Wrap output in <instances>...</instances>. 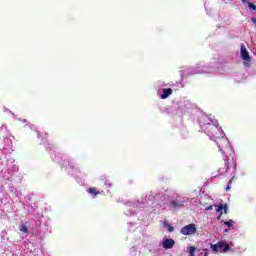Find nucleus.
<instances>
[{"label": "nucleus", "instance_id": "nucleus-10", "mask_svg": "<svg viewBox=\"0 0 256 256\" xmlns=\"http://www.w3.org/2000/svg\"><path fill=\"white\" fill-rule=\"evenodd\" d=\"M88 193H90V195L97 196V195H100L101 192H99V190H97V188L91 187L88 189Z\"/></svg>", "mask_w": 256, "mask_h": 256}, {"label": "nucleus", "instance_id": "nucleus-20", "mask_svg": "<svg viewBox=\"0 0 256 256\" xmlns=\"http://www.w3.org/2000/svg\"><path fill=\"white\" fill-rule=\"evenodd\" d=\"M225 231V233H227V230H224Z\"/></svg>", "mask_w": 256, "mask_h": 256}, {"label": "nucleus", "instance_id": "nucleus-13", "mask_svg": "<svg viewBox=\"0 0 256 256\" xmlns=\"http://www.w3.org/2000/svg\"><path fill=\"white\" fill-rule=\"evenodd\" d=\"M222 223L226 225V227H233V220L222 221Z\"/></svg>", "mask_w": 256, "mask_h": 256}, {"label": "nucleus", "instance_id": "nucleus-5", "mask_svg": "<svg viewBox=\"0 0 256 256\" xmlns=\"http://www.w3.org/2000/svg\"><path fill=\"white\" fill-rule=\"evenodd\" d=\"M240 55L244 61H247V62L251 61V56H249V51H247L245 44L241 45Z\"/></svg>", "mask_w": 256, "mask_h": 256}, {"label": "nucleus", "instance_id": "nucleus-16", "mask_svg": "<svg viewBox=\"0 0 256 256\" xmlns=\"http://www.w3.org/2000/svg\"><path fill=\"white\" fill-rule=\"evenodd\" d=\"M168 231L169 233H173L175 231V228L171 225H168Z\"/></svg>", "mask_w": 256, "mask_h": 256}, {"label": "nucleus", "instance_id": "nucleus-4", "mask_svg": "<svg viewBox=\"0 0 256 256\" xmlns=\"http://www.w3.org/2000/svg\"><path fill=\"white\" fill-rule=\"evenodd\" d=\"M180 233L182 235H195L197 233V226L195 224H188L181 228Z\"/></svg>", "mask_w": 256, "mask_h": 256}, {"label": "nucleus", "instance_id": "nucleus-17", "mask_svg": "<svg viewBox=\"0 0 256 256\" xmlns=\"http://www.w3.org/2000/svg\"><path fill=\"white\" fill-rule=\"evenodd\" d=\"M213 207H215V205H210L206 207V211H212Z\"/></svg>", "mask_w": 256, "mask_h": 256}, {"label": "nucleus", "instance_id": "nucleus-18", "mask_svg": "<svg viewBox=\"0 0 256 256\" xmlns=\"http://www.w3.org/2000/svg\"><path fill=\"white\" fill-rule=\"evenodd\" d=\"M231 190V186H226V191H230Z\"/></svg>", "mask_w": 256, "mask_h": 256}, {"label": "nucleus", "instance_id": "nucleus-11", "mask_svg": "<svg viewBox=\"0 0 256 256\" xmlns=\"http://www.w3.org/2000/svg\"><path fill=\"white\" fill-rule=\"evenodd\" d=\"M19 229L21 233H26V234L29 233V227H27V223L21 225Z\"/></svg>", "mask_w": 256, "mask_h": 256}, {"label": "nucleus", "instance_id": "nucleus-3", "mask_svg": "<svg viewBox=\"0 0 256 256\" xmlns=\"http://www.w3.org/2000/svg\"><path fill=\"white\" fill-rule=\"evenodd\" d=\"M229 169V158L224 156L222 160L218 162V173L224 175V173Z\"/></svg>", "mask_w": 256, "mask_h": 256}, {"label": "nucleus", "instance_id": "nucleus-6", "mask_svg": "<svg viewBox=\"0 0 256 256\" xmlns=\"http://www.w3.org/2000/svg\"><path fill=\"white\" fill-rule=\"evenodd\" d=\"M162 247L163 249H173V247H175V240L171 238L164 239V241L162 242Z\"/></svg>", "mask_w": 256, "mask_h": 256}, {"label": "nucleus", "instance_id": "nucleus-9", "mask_svg": "<svg viewBox=\"0 0 256 256\" xmlns=\"http://www.w3.org/2000/svg\"><path fill=\"white\" fill-rule=\"evenodd\" d=\"M216 212L220 213V215L218 216V219H221V217H223V204L220 205H214Z\"/></svg>", "mask_w": 256, "mask_h": 256}, {"label": "nucleus", "instance_id": "nucleus-14", "mask_svg": "<svg viewBox=\"0 0 256 256\" xmlns=\"http://www.w3.org/2000/svg\"><path fill=\"white\" fill-rule=\"evenodd\" d=\"M248 7H249V9L256 11V5H254L252 2H248Z\"/></svg>", "mask_w": 256, "mask_h": 256}, {"label": "nucleus", "instance_id": "nucleus-1", "mask_svg": "<svg viewBox=\"0 0 256 256\" xmlns=\"http://www.w3.org/2000/svg\"><path fill=\"white\" fill-rule=\"evenodd\" d=\"M198 121L202 131H204V133H207V135L215 137L217 133H219V128L215 124H213V120H211V118H209L208 116L203 115L199 118Z\"/></svg>", "mask_w": 256, "mask_h": 256}, {"label": "nucleus", "instance_id": "nucleus-12", "mask_svg": "<svg viewBox=\"0 0 256 256\" xmlns=\"http://www.w3.org/2000/svg\"><path fill=\"white\" fill-rule=\"evenodd\" d=\"M196 250H197V248H195V246H190L189 247V256H195Z\"/></svg>", "mask_w": 256, "mask_h": 256}, {"label": "nucleus", "instance_id": "nucleus-2", "mask_svg": "<svg viewBox=\"0 0 256 256\" xmlns=\"http://www.w3.org/2000/svg\"><path fill=\"white\" fill-rule=\"evenodd\" d=\"M210 248L215 253H227V251L231 250V246L225 241H218L217 244H211Z\"/></svg>", "mask_w": 256, "mask_h": 256}, {"label": "nucleus", "instance_id": "nucleus-8", "mask_svg": "<svg viewBox=\"0 0 256 256\" xmlns=\"http://www.w3.org/2000/svg\"><path fill=\"white\" fill-rule=\"evenodd\" d=\"M170 205H172L174 207V209H177L179 207H183L185 205V202L184 201L172 200L170 202Z\"/></svg>", "mask_w": 256, "mask_h": 256}, {"label": "nucleus", "instance_id": "nucleus-15", "mask_svg": "<svg viewBox=\"0 0 256 256\" xmlns=\"http://www.w3.org/2000/svg\"><path fill=\"white\" fill-rule=\"evenodd\" d=\"M228 209H229V206L227 204H224L222 211H224L225 215H227Z\"/></svg>", "mask_w": 256, "mask_h": 256}, {"label": "nucleus", "instance_id": "nucleus-7", "mask_svg": "<svg viewBox=\"0 0 256 256\" xmlns=\"http://www.w3.org/2000/svg\"><path fill=\"white\" fill-rule=\"evenodd\" d=\"M169 95H173V89H171V88L163 89L160 98L167 99V97H169Z\"/></svg>", "mask_w": 256, "mask_h": 256}, {"label": "nucleus", "instance_id": "nucleus-21", "mask_svg": "<svg viewBox=\"0 0 256 256\" xmlns=\"http://www.w3.org/2000/svg\"><path fill=\"white\" fill-rule=\"evenodd\" d=\"M231 181H232V180H230V182H229V183H231Z\"/></svg>", "mask_w": 256, "mask_h": 256}, {"label": "nucleus", "instance_id": "nucleus-19", "mask_svg": "<svg viewBox=\"0 0 256 256\" xmlns=\"http://www.w3.org/2000/svg\"><path fill=\"white\" fill-rule=\"evenodd\" d=\"M243 3H247V0H242Z\"/></svg>", "mask_w": 256, "mask_h": 256}]
</instances>
